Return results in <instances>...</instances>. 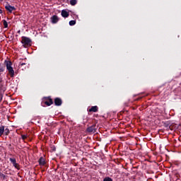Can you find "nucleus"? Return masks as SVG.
I'll list each match as a JSON object with an SVG mask.
<instances>
[{
    "label": "nucleus",
    "instance_id": "1",
    "mask_svg": "<svg viewBox=\"0 0 181 181\" xmlns=\"http://www.w3.org/2000/svg\"><path fill=\"white\" fill-rule=\"evenodd\" d=\"M6 69L8 71V74H10L11 77H14L15 76V71L13 70V68L12 67V62L11 61H5Z\"/></svg>",
    "mask_w": 181,
    "mask_h": 181
},
{
    "label": "nucleus",
    "instance_id": "2",
    "mask_svg": "<svg viewBox=\"0 0 181 181\" xmlns=\"http://www.w3.org/2000/svg\"><path fill=\"white\" fill-rule=\"evenodd\" d=\"M21 43L23 45L24 47H28L29 46H31L32 40H30V38L28 37L23 36L21 37Z\"/></svg>",
    "mask_w": 181,
    "mask_h": 181
},
{
    "label": "nucleus",
    "instance_id": "3",
    "mask_svg": "<svg viewBox=\"0 0 181 181\" xmlns=\"http://www.w3.org/2000/svg\"><path fill=\"white\" fill-rule=\"evenodd\" d=\"M86 131L89 134H91L92 132H93V134H94L97 131V126L95 124H93L92 126L88 127L86 129Z\"/></svg>",
    "mask_w": 181,
    "mask_h": 181
},
{
    "label": "nucleus",
    "instance_id": "4",
    "mask_svg": "<svg viewBox=\"0 0 181 181\" xmlns=\"http://www.w3.org/2000/svg\"><path fill=\"white\" fill-rule=\"evenodd\" d=\"M45 105H47V107H50V105H52V104H53V99L51 98L50 97H47L45 98Z\"/></svg>",
    "mask_w": 181,
    "mask_h": 181
},
{
    "label": "nucleus",
    "instance_id": "5",
    "mask_svg": "<svg viewBox=\"0 0 181 181\" xmlns=\"http://www.w3.org/2000/svg\"><path fill=\"white\" fill-rule=\"evenodd\" d=\"M5 9L9 12V13H12L13 11H16V8L15 6H12L10 4H7L5 6Z\"/></svg>",
    "mask_w": 181,
    "mask_h": 181
},
{
    "label": "nucleus",
    "instance_id": "6",
    "mask_svg": "<svg viewBox=\"0 0 181 181\" xmlns=\"http://www.w3.org/2000/svg\"><path fill=\"white\" fill-rule=\"evenodd\" d=\"M54 103L57 107H60V105L63 104V100L60 98H55L54 100Z\"/></svg>",
    "mask_w": 181,
    "mask_h": 181
},
{
    "label": "nucleus",
    "instance_id": "7",
    "mask_svg": "<svg viewBox=\"0 0 181 181\" xmlns=\"http://www.w3.org/2000/svg\"><path fill=\"white\" fill-rule=\"evenodd\" d=\"M38 163L40 166H45L46 165V160L43 157H40L38 160Z\"/></svg>",
    "mask_w": 181,
    "mask_h": 181
},
{
    "label": "nucleus",
    "instance_id": "8",
    "mask_svg": "<svg viewBox=\"0 0 181 181\" xmlns=\"http://www.w3.org/2000/svg\"><path fill=\"white\" fill-rule=\"evenodd\" d=\"M52 23H57L59 22V16L54 15L51 17Z\"/></svg>",
    "mask_w": 181,
    "mask_h": 181
},
{
    "label": "nucleus",
    "instance_id": "9",
    "mask_svg": "<svg viewBox=\"0 0 181 181\" xmlns=\"http://www.w3.org/2000/svg\"><path fill=\"white\" fill-rule=\"evenodd\" d=\"M61 15H62V18H69L70 14L69 13V12H67V11L62 10V13H61Z\"/></svg>",
    "mask_w": 181,
    "mask_h": 181
},
{
    "label": "nucleus",
    "instance_id": "10",
    "mask_svg": "<svg viewBox=\"0 0 181 181\" xmlns=\"http://www.w3.org/2000/svg\"><path fill=\"white\" fill-rule=\"evenodd\" d=\"M89 112H98V106H92L88 110Z\"/></svg>",
    "mask_w": 181,
    "mask_h": 181
},
{
    "label": "nucleus",
    "instance_id": "11",
    "mask_svg": "<svg viewBox=\"0 0 181 181\" xmlns=\"http://www.w3.org/2000/svg\"><path fill=\"white\" fill-rule=\"evenodd\" d=\"M4 132H5V126L0 127V136L4 135Z\"/></svg>",
    "mask_w": 181,
    "mask_h": 181
},
{
    "label": "nucleus",
    "instance_id": "12",
    "mask_svg": "<svg viewBox=\"0 0 181 181\" xmlns=\"http://www.w3.org/2000/svg\"><path fill=\"white\" fill-rule=\"evenodd\" d=\"M9 160L11 162V163H12V165H15V163H16V158H9Z\"/></svg>",
    "mask_w": 181,
    "mask_h": 181
},
{
    "label": "nucleus",
    "instance_id": "13",
    "mask_svg": "<svg viewBox=\"0 0 181 181\" xmlns=\"http://www.w3.org/2000/svg\"><path fill=\"white\" fill-rule=\"evenodd\" d=\"M0 90L1 91H6V88L4 86V84L1 83L0 84Z\"/></svg>",
    "mask_w": 181,
    "mask_h": 181
},
{
    "label": "nucleus",
    "instance_id": "14",
    "mask_svg": "<svg viewBox=\"0 0 181 181\" xmlns=\"http://www.w3.org/2000/svg\"><path fill=\"white\" fill-rule=\"evenodd\" d=\"M76 4H77V0H70V4L72 6H74V5H76Z\"/></svg>",
    "mask_w": 181,
    "mask_h": 181
},
{
    "label": "nucleus",
    "instance_id": "15",
    "mask_svg": "<svg viewBox=\"0 0 181 181\" xmlns=\"http://www.w3.org/2000/svg\"><path fill=\"white\" fill-rule=\"evenodd\" d=\"M13 166H14V168L16 169H17L18 170H19L21 169V165H19V164L18 163H16L14 165H13Z\"/></svg>",
    "mask_w": 181,
    "mask_h": 181
},
{
    "label": "nucleus",
    "instance_id": "16",
    "mask_svg": "<svg viewBox=\"0 0 181 181\" xmlns=\"http://www.w3.org/2000/svg\"><path fill=\"white\" fill-rule=\"evenodd\" d=\"M164 127L165 128H167V129H170V123H168V122L165 123Z\"/></svg>",
    "mask_w": 181,
    "mask_h": 181
},
{
    "label": "nucleus",
    "instance_id": "17",
    "mask_svg": "<svg viewBox=\"0 0 181 181\" xmlns=\"http://www.w3.org/2000/svg\"><path fill=\"white\" fill-rule=\"evenodd\" d=\"M69 25H70V26H74V25H76V21H74V20L70 21Z\"/></svg>",
    "mask_w": 181,
    "mask_h": 181
},
{
    "label": "nucleus",
    "instance_id": "18",
    "mask_svg": "<svg viewBox=\"0 0 181 181\" xmlns=\"http://www.w3.org/2000/svg\"><path fill=\"white\" fill-rule=\"evenodd\" d=\"M5 71V66H1L0 64V73Z\"/></svg>",
    "mask_w": 181,
    "mask_h": 181
},
{
    "label": "nucleus",
    "instance_id": "19",
    "mask_svg": "<svg viewBox=\"0 0 181 181\" xmlns=\"http://www.w3.org/2000/svg\"><path fill=\"white\" fill-rule=\"evenodd\" d=\"M0 177H2L3 180H5V179H6V175L2 173H0Z\"/></svg>",
    "mask_w": 181,
    "mask_h": 181
},
{
    "label": "nucleus",
    "instance_id": "20",
    "mask_svg": "<svg viewBox=\"0 0 181 181\" xmlns=\"http://www.w3.org/2000/svg\"><path fill=\"white\" fill-rule=\"evenodd\" d=\"M9 129H4V135H9Z\"/></svg>",
    "mask_w": 181,
    "mask_h": 181
},
{
    "label": "nucleus",
    "instance_id": "21",
    "mask_svg": "<svg viewBox=\"0 0 181 181\" xmlns=\"http://www.w3.org/2000/svg\"><path fill=\"white\" fill-rule=\"evenodd\" d=\"M103 181H112V178L110 177H106L103 179Z\"/></svg>",
    "mask_w": 181,
    "mask_h": 181
},
{
    "label": "nucleus",
    "instance_id": "22",
    "mask_svg": "<svg viewBox=\"0 0 181 181\" xmlns=\"http://www.w3.org/2000/svg\"><path fill=\"white\" fill-rule=\"evenodd\" d=\"M3 25L4 28H8V22H6V20H3Z\"/></svg>",
    "mask_w": 181,
    "mask_h": 181
},
{
    "label": "nucleus",
    "instance_id": "23",
    "mask_svg": "<svg viewBox=\"0 0 181 181\" xmlns=\"http://www.w3.org/2000/svg\"><path fill=\"white\" fill-rule=\"evenodd\" d=\"M21 138H22L23 141H25V139H26V138H28V135L22 134Z\"/></svg>",
    "mask_w": 181,
    "mask_h": 181
},
{
    "label": "nucleus",
    "instance_id": "24",
    "mask_svg": "<svg viewBox=\"0 0 181 181\" xmlns=\"http://www.w3.org/2000/svg\"><path fill=\"white\" fill-rule=\"evenodd\" d=\"M51 148H52V152H56V146H52Z\"/></svg>",
    "mask_w": 181,
    "mask_h": 181
},
{
    "label": "nucleus",
    "instance_id": "25",
    "mask_svg": "<svg viewBox=\"0 0 181 181\" xmlns=\"http://www.w3.org/2000/svg\"><path fill=\"white\" fill-rule=\"evenodd\" d=\"M25 64H26L25 63L20 62L19 67H22V66H25Z\"/></svg>",
    "mask_w": 181,
    "mask_h": 181
},
{
    "label": "nucleus",
    "instance_id": "26",
    "mask_svg": "<svg viewBox=\"0 0 181 181\" xmlns=\"http://www.w3.org/2000/svg\"><path fill=\"white\" fill-rule=\"evenodd\" d=\"M142 98L141 97V98H138L137 99H136V101H139V100H141Z\"/></svg>",
    "mask_w": 181,
    "mask_h": 181
},
{
    "label": "nucleus",
    "instance_id": "27",
    "mask_svg": "<svg viewBox=\"0 0 181 181\" xmlns=\"http://www.w3.org/2000/svg\"><path fill=\"white\" fill-rule=\"evenodd\" d=\"M0 13H2V9L0 8Z\"/></svg>",
    "mask_w": 181,
    "mask_h": 181
},
{
    "label": "nucleus",
    "instance_id": "28",
    "mask_svg": "<svg viewBox=\"0 0 181 181\" xmlns=\"http://www.w3.org/2000/svg\"><path fill=\"white\" fill-rule=\"evenodd\" d=\"M126 107H128V104L125 103Z\"/></svg>",
    "mask_w": 181,
    "mask_h": 181
},
{
    "label": "nucleus",
    "instance_id": "29",
    "mask_svg": "<svg viewBox=\"0 0 181 181\" xmlns=\"http://www.w3.org/2000/svg\"><path fill=\"white\" fill-rule=\"evenodd\" d=\"M8 146H12V144H8Z\"/></svg>",
    "mask_w": 181,
    "mask_h": 181
},
{
    "label": "nucleus",
    "instance_id": "30",
    "mask_svg": "<svg viewBox=\"0 0 181 181\" xmlns=\"http://www.w3.org/2000/svg\"><path fill=\"white\" fill-rule=\"evenodd\" d=\"M4 1V0H0V2H3Z\"/></svg>",
    "mask_w": 181,
    "mask_h": 181
},
{
    "label": "nucleus",
    "instance_id": "31",
    "mask_svg": "<svg viewBox=\"0 0 181 181\" xmlns=\"http://www.w3.org/2000/svg\"><path fill=\"white\" fill-rule=\"evenodd\" d=\"M0 83H2V80H0Z\"/></svg>",
    "mask_w": 181,
    "mask_h": 181
},
{
    "label": "nucleus",
    "instance_id": "32",
    "mask_svg": "<svg viewBox=\"0 0 181 181\" xmlns=\"http://www.w3.org/2000/svg\"><path fill=\"white\" fill-rule=\"evenodd\" d=\"M1 101H2V99L0 100V103H1Z\"/></svg>",
    "mask_w": 181,
    "mask_h": 181
}]
</instances>
